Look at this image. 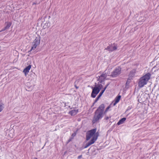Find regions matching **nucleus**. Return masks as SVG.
I'll return each instance as SVG.
<instances>
[{
  "label": "nucleus",
  "instance_id": "nucleus-1",
  "mask_svg": "<svg viewBox=\"0 0 159 159\" xmlns=\"http://www.w3.org/2000/svg\"><path fill=\"white\" fill-rule=\"evenodd\" d=\"M110 107V105L104 111V104H102L94 112V115L92 121V123L95 124L98 122L99 120L103 117V114L105 113Z\"/></svg>",
  "mask_w": 159,
  "mask_h": 159
},
{
  "label": "nucleus",
  "instance_id": "nucleus-2",
  "mask_svg": "<svg viewBox=\"0 0 159 159\" xmlns=\"http://www.w3.org/2000/svg\"><path fill=\"white\" fill-rule=\"evenodd\" d=\"M151 74L149 73H148L143 76L141 77L139 80L138 82V86L141 88L146 85L148 80L150 79Z\"/></svg>",
  "mask_w": 159,
  "mask_h": 159
},
{
  "label": "nucleus",
  "instance_id": "nucleus-18",
  "mask_svg": "<svg viewBox=\"0 0 159 159\" xmlns=\"http://www.w3.org/2000/svg\"><path fill=\"white\" fill-rule=\"evenodd\" d=\"M92 144H91V143H90L89 142H88V143H87L86 144V145L84 147V148H86L88 147L90 145H91Z\"/></svg>",
  "mask_w": 159,
  "mask_h": 159
},
{
  "label": "nucleus",
  "instance_id": "nucleus-6",
  "mask_svg": "<svg viewBox=\"0 0 159 159\" xmlns=\"http://www.w3.org/2000/svg\"><path fill=\"white\" fill-rule=\"evenodd\" d=\"M96 131V129H93L87 132L86 133V140H88L91 137H93Z\"/></svg>",
  "mask_w": 159,
  "mask_h": 159
},
{
  "label": "nucleus",
  "instance_id": "nucleus-21",
  "mask_svg": "<svg viewBox=\"0 0 159 159\" xmlns=\"http://www.w3.org/2000/svg\"><path fill=\"white\" fill-rule=\"evenodd\" d=\"M40 3V1H38L36 0V1L34 2H33V5H35L36 4H39Z\"/></svg>",
  "mask_w": 159,
  "mask_h": 159
},
{
  "label": "nucleus",
  "instance_id": "nucleus-13",
  "mask_svg": "<svg viewBox=\"0 0 159 159\" xmlns=\"http://www.w3.org/2000/svg\"><path fill=\"white\" fill-rule=\"evenodd\" d=\"M120 97H121L120 96H117L116 98L115 99V102L113 103V105L114 106H115L116 104L119 102V101L120 98Z\"/></svg>",
  "mask_w": 159,
  "mask_h": 159
},
{
  "label": "nucleus",
  "instance_id": "nucleus-8",
  "mask_svg": "<svg viewBox=\"0 0 159 159\" xmlns=\"http://www.w3.org/2000/svg\"><path fill=\"white\" fill-rule=\"evenodd\" d=\"M117 49L116 46H113L112 45H109L106 48V49L108 50L110 52H112L116 50Z\"/></svg>",
  "mask_w": 159,
  "mask_h": 159
},
{
  "label": "nucleus",
  "instance_id": "nucleus-5",
  "mask_svg": "<svg viewBox=\"0 0 159 159\" xmlns=\"http://www.w3.org/2000/svg\"><path fill=\"white\" fill-rule=\"evenodd\" d=\"M121 68L120 67H118L115 69L111 73L110 76L112 77H116L121 73Z\"/></svg>",
  "mask_w": 159,
  "mask_h": 159
},
{
  "label": "nucleus",
  "instance_id": "nucleus-7",
  "mask_svg": "<svg viewBox=\"0 0 159 159\" xmlns=\"http://www.w3.org/2000/svg\"><path fill=\"white\" fill-rule=\"evenodd\" d=\"M107 76V74L106 73H103L100 76H98V80L100 83H102L104 81Z\"/></svg>",
  "mask_w": 159,
  "mask_h": 159
},
{
  "label": "nucleus",
  "instance_id": "nucleus-10",
  "mask_svg": "<svg viewBox=\"0 0 159 159\" xmlns=\"http://www.w3.org/2000/svg\"><path fill=\"white\" fill-rule=\"evenodd\" d=\"M31 68V66L30 65L26 67L24 69L23 72L24 73L25 76H26L27 74L29 72V70Z\"/></svg>",
  "mask_w": 159,
  "mask_h": 159
},
{
  "label": "nucleus",
  "instance_id": "nucleus-16",
  "mask_svg": "<svg viewBox=\"0 0 159 159\" xmlns=\"http://www.w3.org/2000/svg\"><path fill=\"white\" fill-rule=\"evenodd\" d=\"M4 104L2 103H1L0 104V112L4 108Z\"/></svg>",
  "mask_w": 159,
  "mask_h": 159
},
{
  "label": "nucleus",
  "instance_id": "nucleus-9",
  "mask_svg": "<svg viewBox=\"0 0 159 159\" xmlns=\"http://www.w3.org/2000/svg\"><path fill=\"white\" fill-rule=\"evenodd\" d=\"M136 70L135 69H133L132 70H131L129 75V78H128V79H130L132 78V77H134V75L135 73H136Z\"/></svg>",
  "mask_w": 159,
  "mask_h": 159
},
{
  "label": "nucleus",
  "instance_id": "nucleus-12",
  "mask_svg": "<svg viewBox=\"0 0 159 159\" xmlns=\"http://www.w3.org/2000/svg\"><path fill=\"white\" fill-rule=\"evenodd\" d=\"M126 118H125L124 117L121 119L120 120H119V121L117 123V124L118 125H120L121 124H123L125 121L126 120Z\"/></svg>",
  "mask_w": 159,
  "mask_h": 159
},
{
  "label": "nucleus",
  "instance_id": "nucleus-15",
  "mask_svg": "<svg viewBox=\"0 0 159 159\" xmlns=\"http://www.w3.org/2000/svg\"><path fill=\"white\" fill-rule=\"evenodd\" d=\"M97 138H95L93 136L92 139L89 141V142L90 143H91V144H92L95 142V141L97 140Z\"/></svg>",
  "mask_w": 159,
  "mask_h": 159
},
{
  "label": "nucleus",
  "instance_id": "nucleus-30",
  "mask_svg": "<svg viewBox=\"0 0 159 159\" xmlns=\"http://www.w3.org/2000/svg\"><path fill=\"white\" fill-rule=\"evenodd\" d=\"M76 82V81L75 82V84Z\"/></svg>",
  "mask_w": 159,
  "mask_h": 159
},
{
  "label": "nucleus",
  "instance_id": "nucleus-25",
  "mask_svg": "<svg viewBox=\"0 0 159 159\" xmlns=\"http://www.w3.org/2000/svg\"><path fill=\"white\" fill-rule=\"evenodd\" d=\"M109 118L108 116H106L105 117V119L106 120H107L109 119Z\"/></svg>",
  "mask_w": 159,
  "mask_h": 159
},
{
  "label": "nucleus",
  "instance_id": "nucleus-29",
  "mask_svg": "<svg viewBox=\"0 0 159 159\" xmlns=\"http://www.w3.org/2000/svg\"><path fill=\"white\" fill-rule=\"evenodd\" d=\"M81 157V156H79V157Z\"/></svg>",
  "mask_w": 159,
  "mask_h": 159
},
{
  "label": "nucleus",
  "instance_id": "nucleus-24",
  "mask_svg": "<svg viewBox=\"0 0 159 159\" xmlns=\"http://www.w3.org/2000/svg\"><path fill=\"white\" fill-rule=\"evenodd\" d=\"M73 139V138H70V139H69L68 140V143H69V142H70V141H71L72 140V139Z\"/></svg>",
  "mask_w": 159,
  "mask_h": 159
},
{
  "label": "nucleus",
  "instance_id": "nucleus-11",
  "mask_svg": "<svg viewBox=\"0 0 159 159\" xmlns=\"http://www.w3.org/2000/svg\"><path fill=\"white\" fill-rule=\"evenodd\" d=\"M78 112V110L74 109L69 112V114L71 116H74Z\"/></svg>",
  "mask_w": 159,
  "mask_h": 159
},
{
  "label": "nucleus",
  "instance_id": "nucleus-23",
  "mask_svg": "<svg viewBox=\"0 0 159 159\" xmlns=\"http://www.w3.org/2000/svg\"><path fill=\"white\" fill-rule=\"evenodd\" d=\"M109 85V84H107V85H106L104 88V89L103 90H104V91H105V90L107 88V86Z\"/></svg>",
  "mask_w": 159,
  "mask_h": 159
},
{
  "label": "nucleus",
  "instance_id": "nucleus-17",
  "mask_svg": "<svg viewBox=\"0 0 159 159\" xmlns=\"http://www.w3.org/2000/svg\"><path fill=\"white\" fill-rule=\"evenodd\" d=\"M104 92V90H102V91L100 92V93H99V95L98 96V97L99 98H100V97L101 96Z\"/></svg>",
  "mask_w": 159,
  "mask_h": 159
},
{
  "label": "nucleus",
  "instance_id": "nucleus-19",
  "mask_svg": "<svg viewBox=\"0 0 159 159\" xmlns=\"http://www.w3.org/2000/svg\"><path fill=\"white\" fill-rule=\"evenodd\" d=\"M99 135V133L98 132L97 133H95L93 135V137H95V138H97V139Z\"/></svg>",
  "mask_w": 159,
  "mask_h": 159
},
{
  "label": "nucleus",
  "instance_id": "nucleus-28",
  "mask_svg": "<svg viewBox=\"0 0 159 159\" xmlns=\"http://www.w3.org/2000/svg\"><path fill=\"white\" fill-rule=\"evenodd\" d=\"M34 159H38L37 158H36V157H34Z\"/></svg>",
  "mask_w": 159,
  "mask_h": 159
},
{
  "label": "nucleus",
  "instance_id": "nucleus-27",
  "mask_svg": "<svg viewBox=\"0 0 159 159\" xmlns=\"http://www.w3.org/2000/svg\"><path fill=\"white\" fill-rule=\"evenodd\" d=\"M75 88H76V89H78V88H79L76 85V84H75Z\"/></svg>",
  "mask_w": 159,
  "mask_h": 159
},
{
  "label": "nucleus",
  "instance_id": "nucleus-26",
  "mask_svg": "<svg viewBox=\"0 0 159 159\" xmlns=\"http://www.w3.org/2000/svg\"><path fill=\"white\" fill-rule=\"evenodd\" d=\"M75 135H76V134H75V133L74 134H73L72 135V136L74 137Z\"/></svg>",
  "mask_w": 159,
  "mask_h": 159
},
{
  "label": "nucleus",
  "instance_id": "nucleus-4",
  "mask_svg": "<svg viewBox=\"0 0 159 159\" xmlns=\"http://www.w3.org/2000/svg\"><path fill=\"white\" fill-rule=\"evenodd\" d=\"M40 37L38 36L36 37L34 39V41L32 43V46L31 47V49L30 51L34 50L38 45H39L40 43Z\"/></svg>",
  "mask_w": 159,
  "mask_h": 159
},
{
  "label": "nucleus",
  "instance_id": "nucleus-3",
  "mask_svg": "<svg viewBox=\"0 0 159 159\" xmlns=\"http://www.w3.org/2000/svg\"><path fill=\"white\" fill-rule=\"evenodd\" d=\"M101 84L98 85V86H95L94 87H93L92 92L91 93V96L93 98L96 97V95L99 93L102 86Z\"/></svg>",
  "mask_w": 159,
  "mask_h": 159
},
{
  "label": "nucleus",
  "instance_id": "nucleus-22",
  "mask_svg": "<svg viewBox=\"0 0 159 159\" xmlns=\"http://www.w3.org/2000/svg\"><path fill=\"white\" fill-rule=\"evenodd\" d=\"M100 98L98 97H97V98H96V99L95 100V102L94 103H93V104H94L95 102H97V101Z\"/></svg>",
  "mask_w": 159,
  "mask_h": 159
},
{
  "label": "nucleus",
  "instance_id": "nucleus-14",
  "mask_svg": "<svg viewBox=\"0 0 159 159\" xmlns=\"http://www.w3.org/2000/svg\"><path fill=\"white\" fill-rule=\"evenodd\" d=\"M11 25V23L10 22H8L6 26L2 29L0 32L5 30H6L8 29Z\"/></svg>",
  "mask_w": 159,
  "mask_h": 159
},
{
  "label": "nucleus",
  "instance_id": "nucleus-20",
  "mask_svg": "<svg viewBox=\"0 0 159 159\" xmlns=\"http://www.w3.org/2000/svg\"><path fill=\"white\" fill-rule=\"evenodd\" d=\"M129 82L128 81H127L126 83V85H125V87L126 88H128L129 87Z\"/></svg>",
  "mask_w": 159,
  "mask_h": 159
}]
</instances>
